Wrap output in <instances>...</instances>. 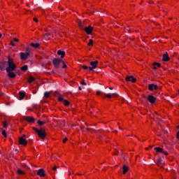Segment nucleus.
<instances>
[{
  "label": "nucleus",
  "instance_id": "f257e3e1",
  "mask_svg": "<svg viewBox=\"0 0 179 179\" xmlns=\"http://www.w3.org/2000/svg\"><path fill=\"white\" fill-rule=\"evenodd\" d=\"M8 67L6 69V72L8 73L9 78H16V74L13 73V71L16 69V64L13 63V59H8Z\"/></svg>",
  "mask_w": 179,
  "mask_h": 179
},
{
  "label": "nucleus",
  "instance_id": "f03ea898",
  "mask_svg": "<svg viewBox=\"0 0 179 179\" xmlns=\"http://www.w3.org/2000/svg\"><path fill=\"white\" fill-rule=\"evenodd\" d=\"M34 131L36 132L39 136V138H41V139H44L45 138L46 134H45V129H37L36 127L33 128Z\"/></svg>",
  "mask_w": 179,
  "mask_h": 179
},
{
  "label": "nucleus",
  "instance_id": "7ed1b4c3",
  "mask_svg": "<svg viewBox=\"0 0 179 179\" xmlns=\"http://www.w3.org/2000/svg\"><path fill=\"white\" fill-rule=\"evenodd\" d=\"M91 66L89 67L90 71H93V69H96L97 68V65H99V62L94 61L90 62Z\"/></svg>",
  "mask_w": 179,
  "mask_h": 179
},
{
  "label": "nucleus",
  "instance_id": "20e7f679",
  "mask_svg": "<svg viewBox=\"0 0 179 179\" xmlns=\"http://www.w3.org/2000/svg\"><path fill=\"white\" fill-rule=\"evenodd\" d=\"M29 55L30 54L29 52H20V58L22 61H26Z\"/></svg>",
  "mask_w": 179,
  "mask_h": 179
},
{
  "label": "nucleus",
  "instance_id": "39448f33",
  "mask_svg": "<svg viewBox=\"0 0 179 179\" xmlns=\"http://www.w3.org/2000/svg\"><path fill=\"white\" fill-rule=\"evenodd\" d=\"M62 63V59H53V65L55 68H58L59 66V64Z\"/></svg>",
  "mask_w": 179,
  "mask_h": 179
},
{
  "label": "nucleus",
  "instance_id": "423d86ee",
  "mask_svg": "<svg viewBox=\"0 0 179 179\" xmlns=\"http://www.w3.org/2000/svg\"><path fill=\"white\" fill-rule=\"evenodd\" d=\"M20 145H23V146H26L27 145V141H26V136H24L19 139Z\"/></svg>",
  "mask_w": 179,
  "mask_h": 179
},
{
  "label": "nucleus",
  "instance_id": "0eeeda50",
  "mask_svg": "<svg viewBox=\"0 0 179 179\" xmlns=\"http://www.w3.org/2000/svg\"><path fill=\"white\" fill-rule=\"evenodd\" d=\"M148 101L151 104H155L156 103V97L153 96V95H150L148 97Z\"/></svg>",
  "mask_w": 179,
  "mask_h": 179
},
{
  "label": "nucleus",
  "instance_id": "6e6552de",
  "mask_svg": "<svg viewBox=\"0 0 179 179\" xmlns=\"http://www.w3.org/2000/svg\"><path fill=\"white\" fill-rule=\"evenodd\" d=\"M126 80L127 82H131L132 83H135V82H136V78H134V76H130L126 78Z\"/></svg>",
  "mask_w": 179,
  "mask_h": 179
},
{
  "label": "nucleus",
  "instance_id": "1a4fd4ad",
  "mask_svg": "<svg viewBox=\"0 0 179 179\" xmlns=\"http://www.w3.org/2000/svg\"><path fill=\"white\" fill-rule=\"evenodd\" d=\"M37 174L39 176V177H45V172L44 171V169L38 170Z\"/></svg>",
  "mask_w": 179,
  "mask_h": 179
},
{
  "label": "nucleus",
  "instance_id": "9d476101",
  "mask_svg": "<svg viewBox=\"0 0 179 179\" xmlns=\"http://www.w3.org/2000/svg\"><path fill=\"white\" fill-rule=\"evenodd\" d=\"M148 89L149 90H150L151 92L152 90H157V85H155V84H150L148 86Z\"/></svg>",
  "mask_w": 179,
  "mask_h": 179
},
{
  "label": "nucleus",
  "instance_id": "9b49d317",
  "mask_svg": "<svg viewBox=\"0 0 179 179\" xmlns=\"http://www.w3.org/2000/svg\"><path fill=\"white\" fill-rule=\"evenodd\" d=\"M85 30L87 34H90L92 31H93V27H92L91 26L86 27Z\"/></svg>",
  "mask_w": 179,
  "mask_h": 179
},
{
  "label": "nucleus",
  "instance_id": "f8f14e48",
  "mask_svg": "<svg viewBox=\"0 0 179 179\" xmlns=\"http://www.w3.org/2000/svg\"><path fill=\"white\" fill-rule=\"evenodd\" d=\"M162 60L165 62L170 61V57H169V55L167 53L164 54Z\"/></svg>",
  "mask_w": 179,
  "mask_h": 179
},
{
  "label": "nucleus",
  "instance_id": "ddd939ff",
  "mask_svg": "<svg viewBox=\"0 0 179 179\" xmlns=\"http://www.w3.org/2000/svg\"><path fill=\"white\" fill-rule=\"evenodd\" d=\"M154 150H156V152H157L158 153H164V155H168L167 152H163V149L160 148H154Z\"/></svg>",
  "mask_w": 179,
  "mask_h": 179
},
{
  "label": "nucleus",
  "instance_id": "4468645a",
  "mask_svg": "<svg viewBox=\"0 0 179 179\" xmlns=\"http://www.w3.org/2000/svg\"><path fill=\"white\" fill-rule=\"evenodd\" d=\"M57 55H60L61 58H64L65 57V52H64L62 50H58Z\"/></svg>",
  "mask_w": 179,
  "mask_h": 179
},
{
  "label": "nucleus",
  "instance_id": "2eb2a0df",
  "mask_svg": "<svg viewBox=\"0 0 179 179\" xmlns=\"http://www.w3.org/2000/svg\"><path fill=\"white\" fill-rule=\"evenodd\" d=\"M129 170V168L127 166H123L122 174H127Z\"/></svg>",
  "mask_w": 179,
  "mask_h": 179
},
{
  "label": "nucleus",
  "instance_id": "dca6fc26",
  "mask_svg": "<svg viewBox=\"0 0 179 179\" xmlns=\"http://www.w3.org/2000/svg\"><path fill=\"white\" fill-rule=\"evenodd\" d=\"M26 120L28 122H34V117H27Z\"/></svg>",
  "mask_w": 179,
  "mask_h": 179
},
{
  "label": "nucleus",
  "instance_id": "f3484780",
  "mask_svg": "<svg viewBox=\"0 0 179 179\" xmlns=\"http://www.w3.org/2000/svg\"><path fill=\"white\" fill-rule=\"evenodd\" d=\"M115 96V94H105V96L108 99H111V97H114Z\"/></svg>",
  "mask_w": 179,
  "mask_h": 179
},
{
  "label": "nucleus",
  "instance_id": "a211bd4d",
  "mask_svg": "<svg viewBox=\"0 0 179 179\" xmlns=\"http://www.w3.org/2000/svg\"><path fill=\"white\" fill-rule=\"evenodd\" d=\"M20 94V100H22V99H24V96H26V92H20L19 93Z\"/></svg>",
  "mask_w": 179,
  "mask_h": 179
},
{
  "label": "nucleus",
  "instance_id": "6ab92c4d",
  "mask_svg": "<svg viewBox=\"0 0 179 179\" xmlns=\"http://www.w3.org/2000/svg\"><path fill=\"white\" fill-rule=\"evenodd\" d=\"M36 80V78H34V77H30L28 80L29 83H33V82H34Z\"/></svg>",
  "mask_w": 179,
  "mask_h": 179
},
{
  "label": "nucleus",
  "instance_id": "aec40b11",
  "mask_svg": "<svg viewBox=\"0 0 179 179\" xmlns=\"http://www.w3.org/2000/svg\"><path fill=\"white\" fill-rule=\"evenodd\" d=\"M17 174H20V176H24V171H22L21 169H17Z\"/></svg>",
  "mask_w": 179,
  "mask_h": 179
},
{
  "label": "nucleus",
  "instance_id": "412c9836",
  "mask_svg": "<svg viewBox=\"0 0 179 179\" xmlns=\"http://www.w3.org/2000/svg\"><path fill=\"white\" fill-rule=\"evenodd\" d=\"M64 105L66 107L68 106H69V101L66 100V99H64Z\"/></svg>",
  "mask_w": 179,
  "mask_h": 179
},
{
  "label": "nucleus",
  "instance_id": "4be33fe9",
  "mask_svg": "<svg viewBox=\"0 0 179 179\" xmlns=\"http://www.w3.org/2000/svg\"><path fill=\"white\" fill-rule=\"evenodd\" d=\"M31 45L32 47H34V48H37L39 47L40 44H38V43H31Z\"/></svg>",
  "mask_w": 179,
  "mask_h": 179
},
{
  "label": "nucleus",
  "instance_id": "5701e85b",
  "mask_svg": "<svg viewBox=\"0 0 179 179\" xmlns=\"http://www.w3.org/2000/svg\"><path fill=\"white\" fill-rule=\"evenodd\" d=\"M27 69H28L27 65H24L22 67H21V71H27Z\"/></svg>",
  "mask_w": 179,
  "mask_h": 179
},
{
  "label": "nucleus",
  "instance_id": "b1692460",
  "mask_svg": "<svg viewBox=\"0 0 179 179\" xmlns=\"http://www.w3.org/2000/svg\"><path fill=\"white\" fill-rule=\"evenodd\" d=\"M48 36H50V33H46L45 35H44V38H45V40H48V38H48Z\"/></svg>",
  "mask_w": 179,
  "mask_h": 179
},
{
  "label": "nucleus",
  "instance_id": "393cba45",
  "mask_svg": "<svg viewBox=\"0 0 179 179\" xmlns=\"http://www.w3.org/2000/svg\"><path fill=\"white\" fill-rule=\"evenodd\" d=\"M156 68H160V64L155 63L154 65V69H156Z\"/></svg>",
  "mask_w": 179,
  "mask_h": 179
},
{
  "label": "nucleus",
  "instance_id": "a878e982",
  "mask_svg": "<svg viewBox=\"0 0 179 179\" xmlns=\"http://www.w3.org/2000/svg\"><path fill=\"white\" fill-rule=\"evenodd\" d=\"M37 124H38V125H44V124H45V122H41V120H38Z\"/></svg>",
  "mask_w": 179,
  "mask_h": 179
},
{
  "label": "nucleus",
  "instance_id": "bb28decb",
  "mask_svg": "<svg viewBox=\"0 0 179 179\" xmlns=\"http://www.w3.org/2000/svg\"><path fill=\"white\" fill-rule=\"evenodd\" d=\"M50 94H51V92H45L44 96L45 97H50Z\"/></svg>",
  "mask_w": 179,
  "mask_h": 179
},
{
  "label": "nucleus",
  "instance_id": "cd10ccee",
  "mask_svg": "<svg viewBox=\"0 0 179 179\" xmlns=\"http://www.w3.org/2000/svg\"><path fill=\"white\" fill-rule=\"evenodd\" d=\"M88 45H93V39H90L89 43H88Z\"/></svg>",
  "mask_w": 179,
  "mask_h": 179
},
{
  "label": "nucleus",
  "instance_id": "c85d7f7f",
  "mask_svg": "<svg viewBox=\"0 0 179 179\" xmlns=\"http://www.w3.org/2000/svg\"><path fill=\"white\" fill-rule=\"evenodd\" d=\"M2 135H3V136L4 138H6V131L3 130V131H2Z\"/></svg>",
  "mask_w": 179,
  "mask_h": 179
},
{
  "label": "nucleus",
  "instance_id": "c756f323",
  "mask_svg": "<svg viewBox=\"0 0 179 179\" xmlns=\"http://www.w3.org/2000/svg\"><path fill=\"white\" fill-rule=\"evenodd\" d=\"M3 128H6L8 127V124H6V121H4L3 122Z\"/></svg>",
  "mask_w": 179,
  "mask_h": 179
},
{
  "label": "nucleus",
  "instance_id": "7c9ffc66",
  "mask_svg": "<svg viewBox=\"0 0 179 179\" xmlns=\"http://www.w3.org/2000/svg\"><path fill=\"white\" fill-rule=\"evenodd\" d=\"M10 45H12V47H15V45H16L15 44L14 41H11Z\"/></svg>",
  "mask_w": 179,
  "mask_h": 179
},
{
  "label": "nucleus",
  "instance_id": "2f4dec72",
  "mask_svg": "<svg viewBox=\"0 0 179 179\" xmlns=\"http://www.w3.org/2000/svg\"><path fill=\"white\" fill-rule=\"evenodd\" d=\"M58 100H59V101H63L64 102V97L59 96Z\"/></svg>",
  "mask_w": 179,
  "mask_h": 179
},
{
  "label": "nucleus",
  "instance_id": "473e14b6",
  "mask_svg": "<svg viewBox=\"0 0 179 179\" xmlns=\"http://www.w3.org/2000/svg\"><path fill=\"white\" fill-rule=\"evenodd\" d=\"M62 65H63L62 68H66V64H65V62H63V61L62 60Z\"/></svg>",
  "mask_w": 179,
  "mask_h": 179
},
{
  "label": "nucleus",
  "instance_id": "72a5a7b5",
  "mask_svg": "<svg viewBox=\"0 0 179 179\" xmlns=\"http://www.w3.org/2000/svg\"><path fill=\"white\" fill-rule=\"evenodd\" d=\"M13 41L15 42V43H19V40L16 38H13Z\"/></svg>",
  "mask_w": 179,
  "mask_h": 179
},
{
  "label": "nucleus",
  "instance_id": "f704fd0d",
  "mask_svg": "<svg viewBox=\"0 0 179 179\" xmlns=\"http://www.w3.org/2000/svg\"><path fill=\"white\" fill-rule=\"evenodd\" d=\"M67 141H68V138H65L63 140V143H66Z\"/></svg>",
  "mask_w": 179,
  "mask_h": 179
},
{
  "label": "nucleus",
  "instance_id": "c9c22d12",
  "mask_svg": "<svg viewBox=\"0 0 179 179\" xmlns=\"http://www.w3.org/2000/svg\"><path fill=\"white\" fill-rule=\"evenodd\" d=\"M100 94H101V92L97 91V92H96V95H97V96H100Z\"/></svg>",
  "mask_w": 179,
  "mask_h": 179
},
{
  "label": "nucleus",
  "instance_id": "e433bc0d",
  "mask_svg": "<svg viewBox=\"0 0 179 179\" xmlns=\"http://www.w3.org/2000/svg\"><path fill=\"white\" fill-rule=\"evenodd\" d=\"M83 69H89V67L87 66H83Z\"/></svg>",
  "mask_w": 179,
  "mask_h": 179
},
{
  "label": "nucleus",
  "instance_id": "4c0bfd02",
  "mask_svg": "<svg viewBox=\"0 0 179 179\" xmlns=\"http://www.w3.org/2000/svg\"><path fill=\"white\" fill-rule=\"evenodd\" d=\"M34 22H38V20L36 17L34 18Z\"/></svg>",
  "mask_w": 179,
  "mask_h": 179
},
{
  "label": "nucleus",
  "instance_id": "58836bf2",
  "mask_svg": "<svg viewBox=\"0 0 179 179\" xmlns=\"http://www.w3.org/2000/svg\"><path fill=\"white\" fill-rule=\"evenodd\" d=\"M52 170H54V171L57 170V166H55L52 168Z\"/></svg>",
  "mask_w": 179,
  "mask_h": 179
},
{
  "label": "nucleus",
  "instance_id": "ea45409f",
  "mask_svg": "<svg viewBox=\"0 0 179 179\" xmlns=\"http://www.w3.org/2000/svg\"><path fill=\"white\" fill-rule=\"evenodd\" d=\"M81 85H84L85 86H86V83L83 82V83H81Z\"/></svg>",
  "mask_w": 179,
  "mask_h": 179
},
{
  "label": "nucleus",
  "instance_id": "a19ab883",
  "mask_svg": "<svg viewBox=\"0 0 179 179\" xmlns=\"http://www.w3.org/2000/svg\"><path fill=\"white\" fill-rule=\"evenodd\" d=\"M1 37H2V34H0V38H1Z\"/></svg>",
  "mask_w": 179,
  "mask_h": 179
},
{
  "label": "nucleus",
  "instance_id": "79ce46f5",
  "mask_svg": "<svg viewBox=\"0 0 179 179\" xmlns=\"http://www.w3.org/2000/svg\"><path fill=\"white\" fill-rule=\"evenodd\" d=\"M109 89H110V90H113V88H112V87H110Z\"/></svg>",
  "mask_w": 179,
  "mask_h": 179
},
{
  "label": "nucleus",
  "instance_id": "37998d69",
  "mask_svg": "<svg viewBox=\"0 0 179 179\" xmlns=\"http://www.w3.org/2000/svg\"><path fill=\"white\" fill-rule=\"evenodd\" d=\"M160 160H162V159H159V162H160Z\"/></svg>",
  "mask_w": 179,
  "mask_h": 179
},
{
  "label": "nucleus",
  "instance_id": "c03bdc74",
  "mask_svg": "<svg viewBox=\"0 0 179 179\" xmlns=\"http://www.w3.org/2000/svg\"><path fill=\"white\" fill-rule=\"evenodd\" d=\"M178 128H179V126L178 127Z\"/></svg>",
  "mask_w": 179,
  "mask_h": 179
}]
</instances>
